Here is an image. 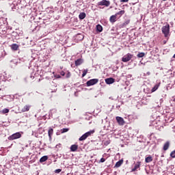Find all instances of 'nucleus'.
Masks as SVG:
<instances>
[{
  "label": "nucleus",
  "instance_id": "nucleus-1",
  "mask_svg": "<svg viewBox=\"0 0 175 175\" xmlns=\"http://www.w3.org/2000/svg\"><path fill=\"white\" fill-rule=\"evenodd\" d=\"M162 32L164 34L165 38H167L169 32H170V25L167 24L162 27Z\"/></svg>",
  "mask_w": 175,
  "mask_h": 175
},
{
  "label": "nucleus",
  "instance_id": "nucleus-2",
  "mask_svg": "<svg viewBox=\"0 0 175 175\" xmlns=\"http://www.w3.org/2000/svg\"><path fill=\"white\" fill-rule=\"evenodd\" d=\"M93 133H95V131L94 130L85 133L81 137H79V142H83V140H85L87 137H89V136H91Z\"/></svg>",
  "mask_w": 175,
  "mask_h": 175
},
{
  "label": "nucleus",
  "instance_id": "nucleus-3",
  "mask_svg": "<svg viewBox=\"0 0 175 175\" xmlns=\"http://www.w3.org/2000/svg\"><path fill=\"white\" fill-rule=\"evenodd\" d=\"M133 58V55L131 53H127L124 56L122 57V62H129Z\"/></svg>",
  "mask_w": 175,
  "mask_h": 175
},
{
  "label": "nucleus",
  "instance_id": "nucleus-4",
  "mask_svg": "<svg viewBox=\"0 0 175 175\" xmlns=\"http://www.w3.org/2000/svg\"><path fill=\"white\" fill-rule=\"evenodd\" d=\"M99 82V79H93L88 81L86 82L87 87H91V85H95V84H98Z\"/></svg>",
  "mask_w": 175,
  "mask_h": 175
},
{
  "label": "nucleus",
  "instance_id": "nucleus-5",
  "mask_svg": "<svg viewBox=\"0 0 175 175\" xmlns=\"http://www.w3.org/2000/svg\"><path fill=\"white\" fill-rule=\"evenodd\" d=\"M20 137H21V133L18 132L8 137V140H10V141L16 140L17 139H20Z\"/></svg>",
  "mask_w": 175,
  "mask_h": 175
},
{
  "label": "nucleus",
  "instance_id": "nucleus-6",
  "mask_svg": "<svg viewBox=\"0 0 175 175\" xmlns=\"http://www.w3.org/2000/svg\"><path fill=\"white\" fill-rule=\"evenodd\" d=\"M98 6H106V8H109L110 6V1L107 0H102L98 3Z\"/></svg>",
  "mask_w": 175,
  "mask_h": 175
},
{
  "label": "nucleus",
  "instance_id": "nucleus-7",
  "mask_svg": "<svg viewBox=\"0 0 175 175\" xmlns=\"http://www.w3.org/2000/svg\"><path fill=\"white\" fill-rule=\"evenodd\" d=\"M140 166H142V162L141 161H137L135 164L134 167L131 170V172H136L137 169L140 170Z\"/></svg>",
  "mask_w": 175,
  "mask_h": 175
},
{
  "label": "nucleus",
  "instance_id": "nucleus-8",
  "mask_svg": "<svg viewBox=\"0 0 175 175\" xmlns=\"http://www.w3.org/2000/svg\"><path fill=\"white\" fill-rule=\"evenodd\" d=\"M116 121L119 124V125H124L125 124V121L124 120V118L120 116L116 117Z\"/></svg>",
  "mask_w": 175,
  "mask_h": 175
},
{
  "label": "nucleus",
  "instance_id": "nucleus-9",
  "mask_svg": "<svg viewBox=\"0 0 175 175\" xmlns=\"http://www.w3.org/2000/svg\"><path fill=\"white\" fill-rule=\"evenodd\" d=\"M109 21L111 23V24H114L116 21H117V15L115 14L114 15H112L109 18Z\"/></svg>",
  "mask_w": 175,
  "mask_h": 175
},
{
  "label": "nucleus",
  "instance_id": "nucleus-10",
  "mask_svg": "<svg viewBox=\"0 0 175 175\" xmlns=\"http://www.w3.org/2000/svg\"><path fill=\"white\" fill-rule=\"evenodd\" d=\"M116 79L114 78H107L105 79L106 84H113V83H115Z\"/></svg>",
  "mask_w": 175,
  "mask_h": 175
},
{
  "label": "nucleus",
  "instance_id": "nucleus-11",
  "mask_svg": "<svg viewBox=\"0 0 175 175\" xmlns=\"http://www.w3.org/2000/svg\"><path fill=\"white\" fill-rule=\"evenodd\" d=\"M78 148H79V145L74 144L70 146V150L72 152H75L77 151Z\"/></svg>",
  "mask_w": 175,
  "mask_h": 175
},
{
  "label": "nucleus",
  "instance_id": "nucleus-12",
  "mask_svg": "<svg viewBox=\"0 0 175 175\" xmlns=\"http://www.w3.org/2000/svg\"><path fill=\"white\" fill-rule=\"evenodd\" d=\"M29 109H31V105H25L22 109L21 111L22 113H25V111H29Z\"/></svg>",
  "mask_w": 175,
  "mask_h": 175
},
{
  "label": "nucleus",
  "instance_id": "nucleus-13",
  "mask_svg": "<svg viewBox=\"0 0 175 175\" xmlns=\"http://www.w3.org/2000/svg\"><path fill=\"white\" fill-rule=\"evenodd\" d=\"M53 133H54V130L52 128H50L48 131V135H49V140H51Z\"/></svg>",
  "mask_w": 175,
  "mask_h": 175
},
{
  "label": "nucleus",
  "instance_id": "nucleus-14",
  "mask_svg": "<svg viewBox=\"0 0 175 175\" xmlns=\"http://www.w3.org/2000/svg\"><path fill=\"white\" fill-rule=\"evenodd\" d=\"M122 163H124V160L123 159L119 160L118 162H116L114 167H120L121 165H122Z\"/></svg>",
  "mask_w": 175,
  "mask_h": 175
},
{
  "label": "nucleus",
  "instance_id": "nucleus-15",
  "mask_svg": "<svg viewBox=\"0 0 175 175\" xmlns=\"http://www.w3.org/2000/svg\"><path fill=\"white\" fill-rule=\"evenodd\" d=\"M11 49L14 51H17L18 50V45L17 44H12L11 45Z\"/></svg>",
  "mask_w": 175,
  "mask_h": 175
},
{
  "label": "nucleus",
  "instance_id": "nucleus-16",
  "mask_svg": "<svg viewBox=\"0 0 175 175\" xmlns=\"http://www.w3.org/2000/svg\"><path fill=\"white\" fill-rule=\"evenodd\" d=\"M83 64V59H78L75 61V66H79Z\"/></svg>",
  "mask_w": 175,
  "mask_h": 175
},
{
  "label": "nucleus",
  "instance_id": "nucleus-17",
  "mask_svg": "<svg viewBox=\"0 0 175 175\" xmlns=\"http://www.w3.org/2000/svg\"><path fill=\"white\" fill-rule=\"evenodd\" d=\"M170 146V143L169 142H167L164 146H163V150L164 151H166L169 149V147Z\"/></svg>",
  "mask_w": 175,
  "mask_h": 175
},
{
  "label": "nucleus",
  "instance_id": "nucleus-18",
  "mask_svg": "<svg viewBox=\"0 0 175 175\" xmlns=\"http://www.w3.org/2000/svg\"><path fill=\"white\" fill-rule=\"evenodd\" d=\"M48 159H49V157L44 156L40 158V163H43V162H46V161H47Z\"/></svg>",
  "mask_w": 175,
  "mask_h": 175
},
{
  "label": "nucleus",
  "instance_id": "nucleus-19",
  "mask_svg": "<svg viewBox=\"0 0 175 175\" xmlns=\"http://www.w3.org/2000/svg\"><path fill=\"white\" fill-rule=\"evenodd\" d=\"M160 83L156 84L151 90V92H155L159 88Z\"/></svg>",
  "mask_w": 175,
  "mask_h": 175
},
{
  "label": "nucleus",
  "instance_id": "nucleus-20",
  "mask_svg": "<svg viewBox=\"0 0 175 175\" xmlns=\"http://www.w3.org/2000/svg\"><path fill=\"white\" fill-rule=\"evenodd\" d=\"M145 162L146 163H150V162H152V157L149 156L148 157H146L145 159Z\"/></svg>",
  "mask_w": 175,
  "mask_h": 175
},
{
  "label": "nucleus",
  "instance_id": "nucleus-21",
  "mask_svg": "<svg viewBox=\"0 0 175 175\" xmlns=\"http://www.w3.org/2000/svg\"><path fill=\"white\" fill-rule=\"evenodd\" d=\"M96 30H97L98 32H102V31H103V27L102 25H96Z\"/></svg>",
  "mask_w": 175,
  "mask_h": 175
},
{
  "label": "nucleus",
  "instance_id": "nucleus-22",
  "mask_svg": "<svg viewBox=\"0 0 175 175\" xmlns=\"http://www.w3.org/2000/svg\"><path fill=\"white\" fill-rule=\"evenodd\" d=\"M85 16L86 15H85V12L80 13L79 15V19L84 20V18L85 17Z\"/></svg>",
  "mask_w": 175,
  "mask_h": 175
},
{
  "label": "nucleus",
  "instance_id": "nucleus-23",
  "mask_svg": "<svg viewBox=\"0 0 175 175\" xmlns=\"http://www.w3.org/2000/svg\"><path fill=\"white\" fill-rule=\"evenodd\" d=\"M115 14L116 15V16H122V15L125 14V10H121V11L117 12Z\"/></svg>",
  "mask_w": 175,
  "mask_h": 175
},
{
  "label": "nucleus",
  "instance_id": "nucleus-24",
  "mask_svg": "<svg viewBox=\"0 0 175 175\" xmlns=\"http://www.w3.org/2000/svg\"><path fill=\"white\" fill-rule=\"evenodd\" d=\"M144 55H146V54L144 53H139L137 55V57L138 58H143V57H144Z\"/></svg>",
  "mask_w": 175,
  "mask_h": 175
},
{
  "label": "nucleus",
  "instance_id": "nucleus-25",
  "mask_svg": "<svg viewBox=\"0 0 175 175\" xmlns=\"http://www.w3.org/2000/svg\"><path fill=\"white\" fill-rule=\"evenodd\" d=\"M87 73H88V69H85L83 71L82 77H85V76L87 75Z\"/></svg>",
  "mask_w": 175,
  "mask_h": 175
},
{
  "label": "nucleus",
  "instance_id": "nucleus-26",
  "mask_svg": "<svg viewBox=\"0 0 175 175\" xmlns=\"http://www.w3.org/2000/svg\"><path fill=\"white\" fill-rule=\"evenodd\" d=\"M129 23H131V20H127L124 23H123V27H126V25H128L129 24Z\"/></svg>",
  "mask_w": 175,
  "mask_h": 175
},
{
  "label": "nucleus",
  "instance_id": "nucleus-27",
  "mask_svg": "<svg viewBox=\"0 0 175 175\" xmlns=\"http://www.w3.org/2000/svg\"><path fill=\"white\" fill-rule=\"evenodd\" d=\"M69 131V129H63L61 130V133H65Z\"/></svg>",
  "mask_w": 175,
  "mask_h": 175
},
{
  "label": "nucleus",
  "instance_id": "nucleus-28",
  "mask_svg": "<svg viewBox=\"0 0 175 175\" xmlns=\"http://www.w3.org/2000/svg\"><path fill=\"white\" fill-rule=\"evenodd\" d=\"M171 158H175V150L170 153Z\"/></svg>",
  "mask_w": 175,
  "mask_h": 175
},
{
  "label": "nucleus",
  "instance_id": "nucleus-29",
  "mask_svg": "<svg viewBox=\"0 0 175 175\" xmlns=\"http://www.w3.org/2000/svg\"><path fill=\"white\" fill-rule=\"evenodd\" d=\"M3 114H6L7 113H9V109H4L2 111Z\"/></svg>",
  "mask_w": 175,
  "mask_h": 175
},
{
  "label": "nucleus",
  "instance_id": "nucleus-30",
  "mask_svg": "<svg viewBox=\"0 0 175 175\" xmlns=\"http://www.w3.org/2000/svg\"><path fill=\"white\" fill-rule=\"evenodd\" d=\"M70 76H72V75L70 74V72L68 71L66 77V79H69V77H70Z\"/></svg>",
  "mask_w": 175,
  "mask_h": 175
},
{
  "label": "nucleus",
  "instance_id": "nucleus-31",
  "mask_svg": "<svg viewBox=\"0 0 175 175\" xmlns=\"http://www.w3.org/2000/svg\"><path fill=\"white\" fill-rule=\"evenodd\" d=\"M61 172H62V169H57V170H55V173H56V174L61 173Z\"/></svg>",
  "mask_w": 175,
  "mask_h": 175
},
{
  "label": "nucleus",
  "instance_id": "nucleus-32",
  "mask_svg": "<svg viewBox=\"0 0 175 175\" xmlns=\"http://www.w3.org/2000/svg\"><path fill=\"white\" fill-rule=\"evenodd\" d=\"M109 144H110V140L105 141L104 142V146H109Z\"/></svg>",
  "mask_w": 175,
  "mask_h": 175
},
{
  "label": "nucleus",
  "instance_id": "nucleus-33",
  "mask_svg": "<svg viewBox=\"0 0 175 175\" xmlns=\"http://www.w3.org/2000/svg\"><path fill=\"white\" fill-rule=\"evenodd\" d=\"M105 161H106V159H105V158H101L100 160V162L103 163V162H105Z\"/></svg>",
  "mask_w": 175,
  "mask_h": 175
},
{
  "label": "nucleus",
  "instance_id": "nucleus-34",
  "mask_svg": "<svg viewBox=\"0 0 175 175\" xmlns=\"http://www.w3.org/2000/svg\"><path fill=\"white\" fill-rule=\"evenodd\" d=\"M61 76H65V72L64 71L60 72Z\"/></svg>",
  "mask_w": 175,
  "mask_h": 175
},
{
  "label": "nucleus",
  "instance_id": "nucleus-35",
  "mask_svg": "<svg viewBox=\"0 0 175 175\" xmlns=\"http://www.w3.org/2000/svg\"><path fill=\"white\" fill-rule=\"evenodd\" d=\"M129 0H120V2H128Z\"/></svg>",
  "mask_w": 175,
  "mask_h": 175
},
{
  "label": "nucleus",
  "instance_id": "nucleus-36",
  "mask_svg": "<svg viewBox=\"0 0 175 175\" xmlns=\"http://www.w3.org/2000/svg\"><path fill=\"white\" fill-rule=\"evenodd\" d=\"M57 79H61V75H57Z\"/></svg>",
  "mask_w": 175,
  "mask_h": 175
},
{
  "label": "nucleus",
  "instance_id": "nucleus-37",
  "mask_svg": "<svg viewBox=\"0 0 175 175\" xmlns=\"http://www.w3.org/2000/svg\"><path fill=\"white\" fill-rule=\"evenodd\" d=\"M163 1H167V0H163Z\"/></svg>",
  "mask_w": 175,
  "mask_h": 175
}]
</instances>
